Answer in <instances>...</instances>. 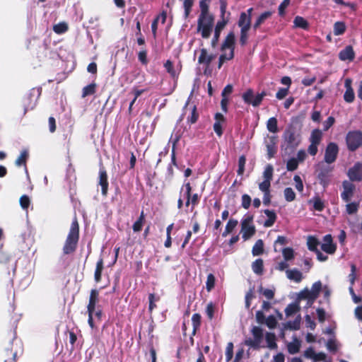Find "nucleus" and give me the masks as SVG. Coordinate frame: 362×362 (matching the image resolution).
<instances>
[{
	"label": "nucleus",
	"mask_w": 362,
	"mask_h": 362,
	"mask_svg": "<svg viewBox=\"0 0 362 362\" xmlns=\"http://www.w3.org/2000/svg\"><path fill=\"white\" fill-rule=\"evenodd\" d=\"M241 233L245 240L250 239L255 233V227L252 223V216H248L242 221Z\"/></svg>",
	"instance_id": "0eeeda50"
},
{
	"label": "nucleus",
	"mask_w": 362,
	"mask_h": 362,
	"mask_svg": "<svg viewBox=\"0 0 362 362\" xmlns=\"http://www.w3.org/2000/svg\"><path fill=\"white\" fill-rule=\"evenodd\" d=\"M215 282H216V279H215V276H214V274H208L207 279L206 281V288L207 291L209 292L214 288V287L215 286Z\"/></svg>",
	"instance_id": "c03bdc74"
},
{
	"label": "nucleus",
	"mask_w": 362,
	"mask_h": 362,
	"mask_svg": "<svg viewBox=\"0 0 362 362\" xmlns=\"http://www.w3.org/2000/svg\"><path fill=\"white\" fill-rule=\"evenodd\" d=\"M322 288V283L320 281H316L314 283L310 289L313 293L315 294L317 297L319 295V293Z\"/></svg>",
	"instance_id": "bf43d9fd"
},
{
	"label": "nucleus",
	"mask_w": 362,
	"mask_h": 362,
	"mask_svg": "<svg viewBox=\"0 0 362 362\" xmlns=\"http://www.w3.org/2000/svg\"><path fill=\"white\" fill-rule=\"evenodd\" d=\"M54 31L57 34H62L65 33L68 30V25L66 23L62 22L56 24L53 27Z\"/></svg>",
	"instance_id": "a18cd8bd"
},
{
	"label": "nucleus",
	"mask_w": 362,
	"mask_h": 362,
	"mask_svg": "<svg viewBox=\"0 0 362 362\" xmlns=\"http://www.w3.org/2000/svg\"><path fill=\"white\" fill-rule=\"evenodd\" d=\"M343 192L341 197L344 202H349L354 196L355 185L349 181H344L342 184Z\"/></svg>",
	"instance_id": "ddd939ff"
},
{
	"label": "nucleus",
	"mask_w": 362,
	"mask_h": 362,
	"mask_svg": "<svg viewBox=\"0 0 362 362\" xmlns=\"http://www.w3.org/2000/svg\"><path fill=\"white\" fill-rule=\"evenodd\" d=\"M356 267L354 264L351 265V273L349 275V279L350 281V284L351 287H353V285L354 284L355 280L356 279Z\"/></svg>",
	"instance_id": "4d7b16f0"
},
{
	"label": "nucleus",
	"mask_w": 362,
	"mask_h": 362,
	"mask_svg": "<svg viewBox=\"0 0 362 362\" xmlns=\"http://www.w3.org/2000/svg\"><path fill=\"white\" fill-rule=\"evenodd\" d=\"M272 175H273V168L272 165H268L266 167V168L263 173L264 180L271 182V180L272 178Z\"/></svg>",
	"instance_id": "603ef678"
},
{
	"label": "nucleus",
	"mask_w": 362,
	"mask_h": 362,
	"mask_svg": "<svg viewBox=\"0 0 362 362\" xmlns=\"http://www.w3.org/2000/svg\"><path fill=\"white\" fill-rule=\"evenodd\" d=\"M98 301V291L93 289L90 291L89 303L88 305V324L90 327L93 329V317L95 316L98 320L100 319L101 317V310L99 309H96L95 306Z\"/></svg>",
	"instance_id": "7ed1b4c3"
},
{
	"label": "nucleus",
	"mask_w": 362,
	"mask_h": 362,
	"mask_svg": "<svg viewBox=\"0 0 362 362\" xmlns=\"http://www.w3.org/2000/svg\"><path fill=\"white\" fill-rule=\"evenodd\" d=\"M300 341L297 338H293V341L288 344L287 348L290 354H294L299 351Z\"/></svg>",
	"instance_id": "b1692460"
},
{
	"label": "nucleus",
	"mask_w": 362,
	"mask_h": 362,
	"mask_svg": "<svg viewBox=\"0 0 362 362\" xmlns=\"http://www.w3.org/2000/svg\"><path fill=\"white\" fill-rule=\"evenodd\" d=\"M271 16H272V12H270V11H266V12L262 13L258 17L256 22L255 23V24L253 25L254 28L255 29L257 28L262 23H263Z\"/></svg>",
	"instance_id": "473e14b6"
},
{
	"label": "nucleus",
	"mask_w": 362,
	"mask_h": 362,
	"mask_svg": "<svg viewBox=\"0 0 362 362\" xmlns=\"http://www.w3.org/2000/svg\"><path fill=\"white\" fill-rule=\"evenodd\" d=\"M352 81L350 78H346L344 82L346 91L344 95V99L347 103H352L355 98V94L353 88H351Z\"/></svg>",
	"instance_id": "dca6fc26"
},
{
	"label": "nucleus",
	"mask_w": 362,
	"mask_h": 362,
	"mask_svg": "<svg viewBox=\"0 0 362 362\" xmlns=\"http://www.w3.org/2000/svg\"><path fill=\"white\" fill-rule=\"evenodd\" d=\"M278 320L274 315H269L265 319V324L269 329H274L277 325Z\"/></svg>",
	"instance_id": "8fccbe9b"
},
{
	"label": "nucleus",
	"mask_w": 362,
	"mask_h": 362,
	"mask_svg": "<svg viewBox=\"0 0 362 362\" xmlns=\"http://www.w3.org/2000/svg\"><path fill=\"white\" fill-rule=\"evenodd\" d=\"M251 203V198L247 194H244L242 197V206L245 209H248Z\"/></svg>",
	"instance_id": "69168bd1"
},
{
	"label": "nucleus",
	"mask_w": 362,
	"mask_h": 362,
	"mask_svg": "<svg viewBox=\"0 0 362 362\" xmlns=\"http://www.w3.org/2000/svg\"><path fill=\"white\" fill-rule=\"evenodd\" d=\"M317 298L308 288H305L298 295V300H307L308 306H310Z\"/></svg>",
	"instance_id": "a211bd4d"
},
{
	"label": "nucleus",
	"mask_w": 362,
	"mask_h": 362,
	"mask_svg": "<svg viewBox=\"0 0 362 362\" xmlns=\"http://www.w3.org/2000/svg\"><path fill=\"white\" fill-rule=\"evenodd\" d=\"M192 322L193 325V334H195L197 329L199 328L201 322V316L198 313H195L192 317Z\"/></svg>",
	"instance_id": "49530a36"
},
{
	"label": "nucleus",
	"mask_w": 362,
	"mask_h": 362,
	"mask_svg": "<svg viewBox=\"0 0 362 362\" xmlns=\"http://www.w3.org/2000/svg\"><path fill=\"white\" fill-rule=\"evenodd\" d=\"M264 95V93L255 95L253 91L250 89L243 94V99L246 103L251 104L255 107L261 103Z\"/></svg>",
	"instance_id": "6e6552de"
},
{
	"label": "nucleus",
	"mask_w": 362,
	"mask_h": 362,
	"mask_svg": "<svg viewBox=\"0 0 362 362\" xmlns=\"http://www.w3.org/2000/svg\"><path fill=\"white\" fill-rule=\"evenodd\" d=\"M346 144L351 151H355L362 145V132L359 131L350 132L346 136Z\"/></svg>",
	"instance_id": "423d86ee"
},
{
	"label": "nucleus",
	"mask_w": 362,
	"mask_h": 362,
	"mask_svg": "<svg viewBox=\"0 0 362 362\" xmlns=\"http://www.w3.org/2000/svg\"><path fill=\"white\" fill-rule=\"evenodd\" d=\"M322 138V132L319 129H315L313 131L310 137L311 144H319Z\"/></svg>",
	"instance_id": "79ce46f5"
},
{
	"label": "nucleus",
	"mask_w": 362,
	"mask_h": 362,
	"mask_svg": "<svg viewBox=\"0 0 362 362\" xmlns=\"http://www.w3.org/2000/svg\"><path fill=\"white\" fill-rule=\"evenodd\" d=\"M288 93V88H280L276 93V98L279 100L284 98Z\"/></svg>",
	"instance_id": "774afa93"
},
{
	"label": "nucleus",
	"mask_w": 362,
	"mask_h": 362,
	"mask_svg": "<svg viewBox=\"0 0 362 362\" xmlns=\"http://www.w3.org/2000/svg\"><path fill=\"white\" fill-rule=\"evenodd\" d=\"M99 185L101 186L102 194L106 196L108 189L107 173L104 169H100L99 173Z\"/></svg>",
	"instance_id": "6ab92c4d"
},
{
	"label": "nucleus",
	"mask_w": 362,
	"mask_h": 362,
	"mask_svg": "<svg viewBox=\"0 0 362 362\" xmlns=\"http://www.w3.org/2000/svg\"><path fill=\"white\" fill-rule=\"evenodd\" d=\"M180 1L182 2L183 6L185 8V17H187L189 13L190 8L192 6L193 0H180Z\"/></svg>",
	"instance_id": "13d9d810"
},
{
	"label": "nucleus",
	"mask_w": 362,
	"mask_h": 362,
	"mask_svg": "<svg viewBox=\"0 0 362 362\" xmlns=\"http://www.w3.org/2000/svg\"><path fill=\"white\" fill-rule=\"evenodd\" d=\"M301 318L298 316L293 322H288L286 323L284 326L285 329H298L300 328Z\"/></svg>",
	"instance_id": "a19ab883"
},
{
	"label": "nucleus",
	"mask_w": 362,
	"mask_h": 362,
	"mask_svg": "<svg viewBox=\"0 0 362 362\" xmlns=\"http://www.w3.org/2000/svg\"><path fill=\"white\" fill-rule=\"evenodd\" d=\"M309 202L312 204L313 208L318 211H321L324 209V202L319 197H314Z\"/></svg>",
	"instance_id": "72a5a7b5"
},
{
	"label": "nucleus",
	"mask_w": 362,
	"mask_h": 362,
	"mask_svg": "<svg viewBox=\"0 0 362 362\" xmlns=\"http://www.w3.org/2000/svg\"><path fill=\"white\" fill-rule=\"evenodd\" d=\"M338 151V146L336 144H329L325 150V161L327 163H333L336 160Z\"/></svg>",
	"instance_id": "f8f14e48"
},
{
	"label": "nucleus",
	"mask_w": 362,
	"mask_h": 362,
	"mask_svg": "<svg viewBox=\"0 0 362 362\" xmlns=\"http://www.w3.org/2000/svg\"><path fill=\"white\" fill-rule=\"evenodd\" d=\"M283 139L284 143L290 148H295L300 142L298 136L296 135L294 132L291 129L285 131L283 135Z\"/></svg>",
	"instance_id": "9d476101"
},
{
	"label": "nucleus",
	"mask_w": 362,
	"mask_h": 362,
	"mask_svg": "<svg viewBox=\"0 0 362 362\" xmlns=\"http://www.w3.org/2000/svg\"><path fill=\"white\" fill-rule=\"evenodd\" d=\"M298 165V161L296 158H291L288 160L286 164V168L289 171L295 170Z\"/></svg>",
	"instance_id": "6e6d98bb"
},
{
	"label": "nucleus",
	"mask_w": 362,
	"mask_h": 362,
	"mask_svg": "<svg viewBox=\"0 0 362 362\" xmlns=\"http://www.w3.org/2000/svg\"><path fill=\"white\" fill-rule=\"evenodd\" d=\"M28 153L27 151H23L18 158L16 160V165L20 166L22 164H25L28 158Z\"/></svg>",
	"instance_id": "3c124183"
},
{
	"label": "nucleus",
	"mask_w": 362,
	"mask_h": 362,
	"mask_svg": "<svg viewBox=\"0 0 362 362\" xmlns=\"http://www.w3.org/2000/svg\"><path fill=\"white\" fill-rule=\"evenodd\" d=\"M253 272L255 274H261L263 271V261L261 259H256L252 265Z\"/></svg>",
	"instance_id": "e433bc0d"
},
{
	"label": "nucleus",
	"mask_w": 362,
	"mask_h": 362,
	"mask_svg": "<svg viewBox=\"0 0 362 362\" xmlns=\"http://www.w3.org/2000/svg\"><path fill=\"white\" fill-rule=\"evenodd\" d=\"M238 221L230 219L226 226L225 230L223 233V236L226 237L232 230L237 226Z\"/></svg>",
	"instance_id": "2f4dec72"
},
{
	"label": "nucleus",
	"mask_w": 362,
	"mask_h": 362,
	"mask_svg": "<svg viewBox=\"0 0 362 362\" xmlns=\"http://www.w3.org/2000/svg\"><path fill=\"white\" fill-rule=\"evenodd\" d=\"M283 257L285 261H290L294 258V250L291 247H285L282 250Z\"/></svg>",
	"instance_id": "ea45409f"
},
{
	"label": "nucleus",
	"mask_w": 362,
	"mask_h": 362,
	"mask_svg": "<svg viewBox=\"0 0 362 362\" xmlns=\"http://www.w3.org/2000/svg\"><path fill=\"white\" fill-rule=\"evenodd\" d=\"M197 57V63L204 68L205 71L209 67L211 62L216 58V54L210 52L206 48H201L195 52Z\"/></svg>",
	"instance_id": "20e7f679"
},
{
	"label": "nucleus",
	"mask_w": 362,
	"mask_h": 362,
	"mask_svg": "<svg viewBox=\"0 0 362 362\" xmlns=\"http://www.w3.org/2000/svg\"><path fill=\"white\" fill-rule=\"evenodd\" d=\"M346 30L345 24L343 22L337 21L334 25V34L339 35L344 33Z\"/></svg>",
	"instance_id": "58836bf2"
},
{
	"label": "nucleus",
	"mask_w": 362,
	"mask_h": 362,
	"mask_svg": "<svg viewBox=\"0 0 362 362\" xmlns=\"http://www.w3.org/2000/svg\"><path fill=\"white\" fill-rule=\"evenodd\" d=\"M304 356L307 358L312 359L313 362L327 361L326 360V354L323 352L316 353L312 347L307 349L304 351Z\"/></svg>",
	"instance_id": "4468645a"
},
{
	"label": "nucleus",
	"mask_w": 362,
	"mask_h": 362,
	"mask_svg": "<svg viewBox=\"0 0 362 362\" xmlns=\"http://www.w3.org/2000/svg\"><path fill=\"white\" fill-rule=\"evenodd\" d=\"M284 197L286 201L292 202L296 198V194L292 188L287 187L284 189Z\"/></svg>",
	"instance_id": "09e8293b"
},
{
	"label": "nucleus",
	"mask_w": 362,
	"mask_h": 362,
	"mask_svg": "<svg viewBox=\"0 0 362 362\" xmlns=\"http://www.w3.org/2000/svg\"><path fill=\"white\" fill-rule=\"evenodd\" d=\"M327 348L331 351H336L338 349V344L334 339H330L327 343Z\"/></svg>",
	"instance_id": "0e129e2a"
},
{
	"label": "nucleus",
	"mask_w": 362,
	"mask_h": 362,
	"mask_svg": "<svg viewBox=\"0 0 362 362\" xmlns=\"http://www.w3.org/2000/svg\"><path fill=\"white\" fill-rule=\"evenodd\" d=\"M265 339L267 343V347L271 349H274L277 347L276 343V336L274 333L267 332L265 334Z\"/></svg>",
	"instance_id": "c85d7f7f"
},
{
	"label": "nucleus",
	"mask_w": 362,
	"mask_h": 362,
	"mask_svg": "<svg viewBox=\"0 0 362 362\" xmlns=\"http://www.w3.org/2000/svg\"><path fill=\"white\" fill-rule=\"evenodd\" d=\"M95 84L91 83L84 87L83 89L82 97L85 98L89 95H92L95 93Z\"/></svg>",
	"instance_id": "de8ad7c7"
},
{
	"label": "nucleus",
	"mask_w": 362,
	"mask_h": 362,
	"mask_svg": "<svg viewBox=\"0 0 362 362\" xmlns=\"http://www.w3.org/2000/svg\"><path fill=\"white\" fill-rule=\"evenodd\" d=\"M319 243L317 241V240L313 237V236H309L307 239V245H308V247L310 250H312V251H315L317 252V247Z\"/></svg>",
	"instance_id": "37998d69"
},
{
	"label": "nucleus",
	"mask_w": 362,
	"mask_h": 362,
	"mask_svg": "<svg viewBox=\"0 0 362 362\" xmlns=\"http://www.w3.org/2000/svg\"><path fill=\"white\" fill-rule=\"evenodd\" d=\"M359 207L358 202H349L346 205V211L349 214H354L357 212Z\"/></svg>",
	"instance_id": "4c0bfd02"
},
{
	"label": "nucleus",
	"mask_w": 362,
	"mask_h": 362,
	"mask_svg": "<svg viewBox=\"0 0 362 362\" xmlns=\"http://www.w3.org/2000/svg\"><path fill=\"white\" fill-rule=\"evenodd\" d=\"M264 244L262 240H258L252 247V255L257 256L263 252Z\"/></svg>",
	"instance_id": "c9c22d12"
},
{
	"label": "nucleus",
	"mask_w": 362,
	"mask_h": 362,
	"mask_svg": "<svg viewBox=\"0 0 362 362\" xmlns=\"http://www.w3.org/2000/svg\"><path fill=\"white\" fill-rule=\"evenodd\" d=\"M246 163V158L245 156H241L238 160V174L242 175L245 171V165Z\"/></svg>",
	"instance_id": "864d4df0"
},
{
	"label": "nucleus",
	"mask_w": 362,
	"mask_h": 362,
	"mask_svg": "<svg viewBox=\"0 0 362 362\" xmlns=\"http://www.w3.org/2000/svg\"><path fill=\"white\" fill-rule=\"evenodd\" d=\"M267 129L272 134H276L279 132L276 118L271 117L267 120Z\"/></svg>",
	"instance_id": "bb28decb"
},
{
	"label": "nucleus",
	"mask_w": 362,
	"mask_h": 362,
	"mask_svg": "<svg viewBox=\"0 0 362 362\" xmlns=\"http://www.w3.org/2000/svg\"><path fill=\"white\" fill-rule=\"evenodd\" d=\"M264 214L267 216L268 219L264 222V226L267 228L271 227L272 226H273L276 221V214L273 211H270L268 209L264 211Z\"/></svg>",
	"instance_id": "c756f323"
},
{
	"label": "nucleus",
	"mask_w": 362,
	"mask_h": 362,
	"mask_svg": "<svg viewBox=\"0 0 362 362\" xmlns=\"http://www.w3.org/2000/svg\"><path fill=\"white\" fill-rule=\"evenodd\" d=\"M354 56L355 53L351 46H346L339 54V59L342 61H352Z\"/></svg>",
	"instance_id": "aec40b11"
},
{
	"label": "nucleus",
	"mask_w": 362,
	"mask_h": 362,
	"mask_svg": "<svg viewBox=\"0 0 362 362\" xmlns=\"http://www.w3.org/2000/svg\"><path fill=\"white\" fill-rule=\"evenodd\" d=\"M20 204L23 209H27L30 204L29 197L25 195L22 196L20 198Z\"/></svg>",
	"instance_id": "338daca9"
},
{
	"label": "nucleus",
	"mask_w": 362,
	"mask_h": 362,
	"mask_svg": "<svg viewBox=\"0 0 362 362\" xmlns=\"http://www.w3.org/2000/svg\"><path fill=\"white\" fill-rule=\"evenodd\" d=\"M164 67L165 68V69L168 71V73H169L173 78L177 77V76L179 74V72L180 71V68H177L176 69H174L173 63H172L171 61L168 60L164 64Z\"/></svg>",
	"instance_id": "a878e982"
},
{
	"label": "nucleus",
	"mask_w": 362,
	"mask_h": 362,
	"mask_svg": "<svg viewBox=\"0 0 362 362\" xmlns=\"http://www.w3.org/2000/svg\"><path fill=\"white\" fill-rule=\"evenodd\" d=\"M293 23L296 28L307 29L308 27V21L301 16H296L294 18Z\"/></svg>",
	"instance_id": "7c9ffc66"
},
{
	"label": "nucleus",
	"mask_w": 362,
	"mask_h": 362,
	"mask_svg": "<svg viewBox=\"0 0 362 362\" xmlns=\"http://www.w3.org/2000/svg\"><path fill=\"white\" fill-rule=\"evenodd\" d=\"M347 176L354 182H360L362 180V163H357L353 167L349 168L347 172Z\"/></svg>",
	"instance_id": "9b49d317"
},
{
	"label": "nucleus",
	"mask_w": 362,
	"mask_h": 362,
	"mask_svg": "<svg viewBox=\"0 0 362 362\" xmlns=\"http://www.w3.org/2000/svg\"><path fill=\"white\" fill-rule=\"evenodd\" d=\"M216 122L214 124V129L219 136L222 135L221 124L224 122V117L221 113H216L215 115Z\"/></svg>",
	"instance_id": "412c9836"
},
{
	"label": "nucleus",
	"mask_w": 362,
	"mask_h": 362,
	"mask_svg": "<svg viewBox=\"0 0 362 362\" xmlns=\"http://www.w3.org/2000/svg\"><path fill=\"white\" fill-rule=\"evenodd\" d=\"M336 245L333 243L331 235H326L323 238V243L321 245L322 250L328 254H333L336 250Z\"/></svg>",
	"instance_id": "2eb2a0df"
},
{
	"label": "nucleus",
	"mask_w": 362,
	"mask_h": 362,
	"mask_svg": "<svg viewBox=\"0 0 362 362\" xmlns=\"http://www.w3.org/2000/svg\"><path fill=\"white\" fill-rule=\"evenodd\" d=\"M233 49H227L226 50H223V54H222L219 58V68H221L225 61L231 59L233 57Z\"/></svg>",
	"instance_id": "cd10ccee"
},
{
	"label": "nucleus",
	"mask_w": 362,
	"mask_h": 362,
	"mask_svg": "<svg viewBox=\"0 0 362 362\" xmlns=\"http://www.w3.org/2000/svg\"><path fill=\"white\" fill-rule=\"evenodd\" d=\"M238 26L240 28V31L248 32L251 26V19L250 15L243 12L240 14L238 21Z\"/></svg>",
	"instance_id": "f3484780"
},
{
	"label": "nucleus",
	"mask_w": 362,
	"mask_h": 362,
	"mask_svg": "<svg viewBox=\"0 0 362 362\" xmlns=\"http://www.w3.org/2000/svg\"><path fill=\"white\" fill-rule=\"evenodd\" d=\"M300 310V307L298 303H292L288 305L285 309V313L287 317L291 316L292 315L298 313Z\"/></svg>",
	"instance_id": "f704fd0d"
},
{
	"label": "nucleus",
	"mask_w": 362,
	"mask_h": 362,
	"mask_svg": "<svg viewBox=\"0 0 362 362\" xmlns=\"http://www.w3.org/2000/svg\"><path fill=\"white\" fill-rule=\"evenodd\" d=\"M234 43H235V35L233 33H229L224 43L222 45V49L226 50L227 49H234Z\"/></svg>",
	"instance_id": "393cba45"
},
{
	"label": "nucleus",
	"mask_w": 362,
	"mask_h": 362,
	"mask_svg": "<svg viewBox=\"0 0 362 362\" xmlns=\"http://www.w3.org/2000/svg\"><path fill=\"white\" fill-rule=\"evenodd\" d=\"M270 182L269 181H267V180H263V182H262L261 183L259 184V189L263 192L264 193L265 192H268L269 190V187H270Z\"/></svg>",
	"instance_id": "680f3d73"
},
{
	"label": "nucleus",
	"mask_w": 362,
	"mask_h": 362,
	"mask_svg": "<svg viewBox=\"0 0 362 362\" xmlns=\"http://www.w3.org/2000/svg\"><path fill=\"white\" fill-rule=\"evenodd\" d=\"M201 12L197 20V31L204 38H208L212 31L214 18L209 11L208 4L204 1H200Z\"/></svg>",
	"instance_id": "f257e3e1"
},
{
	"label": "nucleus",
	"mask_w": 362,
	"mask_h": 362,
	"mask_svg": "<svg viewBox=\"0 0 362 362\" xmlns=\"http://www.w3.org/2000/svg\"><path fill=\"white\" fill-rule=\"evenodd\" d=\"M192 187L189 182H187L181 189V194L186 198V206H188L190 204Z\"/></svg>",
	"instance_id": "5701e85b"
},
{
	"label": "nucleus",
	"mask_w": 362,
	"mask_h": 362,
	"mask_svg": "<svg viewBox=\"0 0 362 362\" xmlns=\"http://www.w3.org/2000/svg\"><path fill=\"white\" fill-rule=\"evenodd\" d=\"M259 291L262 293V294L267 298L272 299L274 297V291L269 288H263L262 287L259 288Z\"/></svg>",
	"instance_id": "052dcab7"
},
{
	"label": "nucleus",
	"mask_w": 362,
	"mask_h": 362,
	"mask_svg": "<svg viewBox=\"0 0 362 362\" xmlns=\"http://www.w3.org/2000/svg\"><path fill=\"white\" fill-rule=\"evenodd\" d=\"M293 180L296 182V188L299 192H303V182L298 175H295L293 177Z\"/></svg>",
	"instance_id": "e2e57ef3"
},
{
	"label": "nucleus",
	"mask_w": 362,
	"mask_h": 362,
	"mask_svg": "<svg viewBox=\"0 0 362 362\" xmlns=\"http://www.w3.org/2000/svg\"><path fill=\"white\" fill-rule=\"evenodd\" d=\"M78 223L76 219H74L71 225L69 234L63 247L64 254H70L74 252L78 240Z\"/></svg>",
	"instance_id": "f03ea898"
},
{
	"label": "nucleus",
	"mask_w": 362,
	"mask_h": 362,
	"mask_svg": "<svg viewBox=\"0 0 362 362\" xmlns=\"http://www.w3.org/2000/svg\"><path fill=\"white\" fill-rule=\"evenodd\" d=\"M286 276L288 279L296 282H300L302 279V273L297 269H288L286 272Z\"/></svg>",
	"instance_id": "4be33fe9"
},
{
	"label": "nucleus",
	"mask_w": 362,
	"mask_h": 362,
	"mask_svg": "<svg viewBox=\"0 0 362 362\" xmlns=\"http://www.w3.org/2000/svg\"><path fill=\"white\" fill-rule=\"evenodd\" d=\"M278 137L276 135H267L264 138V144L267 148V156L272 158L276 153V144Z\"/></svg>",
	"instance_id": "1a4fd4ad"
},
{
	"label": "nucleus",
	"mask_w": 362,
	"mask_h": 362,
	"mask_svg": "<svg viewBox=\"0 0 362 362\" xmlns=\"http://www.w3.org/2000/svg\"><path fill=\"white\" fill-rule=\"evenodd\" d=\"M144 216L142 212L138 221H136L133 225V230L134 232H139L141 230L144 223Z\"/></svg>",
	"instance_id": "5fc2aeb1"
},
{
	"label": "nucleus",
	"mask_w": 362,
	"mask_h": 362,
	"mask_svg": "<svg viewBox=\"0 0 362 362\" xmlns=\"http://www.w3.org/2000/svg\"><path fill=\"white\" fill-rule=\"evenodd\" d=\"M253 338L247 339L245 341V345L254 349H259L262 347V341L263 338V330L261 327L254 326L251 329Z\"/></svg>",
	"instance_id": "39448f33"
}]
</instances>
